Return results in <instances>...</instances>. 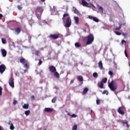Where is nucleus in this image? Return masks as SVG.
<instances>
[{
	"label": "nucleus",
	"instance_id": "1",
	"mask_svg": "<svg viewBox=\"0 0 130 130\" xmlns=\"http://www.w3.org/2000/svg\"><path fill=\"white\" fill-rule=\"evenodd\" d=\"M66 17H67V18L66 20L65 27L70 28V27H71V25H72V19H71V17H70V14H69V13H64L63 15V17L62 18V20H63V21H64V18H66Z\"/></svg>",
	"mask_w": 130,
	"mask_h": 130
},
{
	"label": "nucleus",
	"instance_id": "2",
	"mask_svg": "<svg viewBox=\"0 0 130 130\" xmlns=\"http://www.w3.org/2000/svg\"><path fill=\"white\" fill-rule=\"evenodd\" d=\"M35 13L38 20H40L41 19L42 13H43V8L40 6H38L35 9Z\"/></svg>",
	"mask_w": 130,
	"mask_h": 130
},
{
	"label": "nucleus",
	"instance_id": "3",
	"mask_svg": "<svg viewBox=\"0 0 130 130\" xmlns=\"http://www.w3.org/2000/svg\"><path fill=\"white\" fill-rule=\"evenodd\" d=\"M108 87L110 89L111 91H116L117 90V84L114 81H112L109 84Z\"/></svg>",
	"mask_w": 130,
	"mask_h": 130
},
{
	"label": "nucleus",
	"instance_id": "4",
	"mask_svg": "<svg viewBox=\"0 0 130 130\" xmlns=\"http://www.w3.org/2000/svg\"><path fill=\"white\" fill-rule=\"evenodd\" d=\"M86 45H90L93 43L94 41V36L92 34H90L87 37Z\"/></svg>",
	"mask_w": 130,
	"mask_h": 130
},
{
	"label": "nucleus",
	"instance_id": "5",
	"mask_svg": "<svg viewBox=\"0 0 130 130\" xmlns=\"http://www.w3.org/2000/svg\"><path fill=\"white\" fill-rule=\"evenodd\" d=\"M62 37V35L60 34H51L49 36V38H52V39H54L55 40L56 39H57L58 38H61Z\"/></svg>",
	"mask_w": 130,
	"mask_h": 130
},
{
	"label": "nucleus",
	"instance_id": "6",
	"mask_svg": "<svg viewBox=\"0 0 130 130\" xmlns=\"http://www.w3.org/2000/svg\"><path fill=\"white\" fill-rule=\"evenodd\" d=\"M119 26L118 27H116L114 30H113V32H114V33H115V34H116V35H121V33L119 32L118 31H117V30H120V29H121V24L119 23Z\"/></svg>",
	"mask_w": 130,
	"mask_h": 130
},
{
	"label": "nucleus",
	"instance_id": "7",
	"mask_svg": "<svg viewBox=\"0 0 130 130\" xmlns=\"http://www.w3.org/2000/svg\"><path fill=\"white\" fill-rule=\"evenodd\" d=\"M9 84L10 85V87H12V88L15 87V84L14 82V78H11L9 79Z\"/></svg>",
	"mask_w": 130,
	"mask_h": 130
},
{
	"label": "nucleus",
	"instance_id": "8",
	"mask_svg": "<svg viewBox=\"0 0 130 130\" xmlns=\"http://www.w3.org/2000/svg\"><path fill=\"white\" fill-rule=\"evenodd\" d=\"M6 65H5L4 64H2L1 65H0V73H1V74L4 73L5 71H6Z\"/></svg>",
	"mask_w": 130,
	"mask_h": 130
},
{
	"label": "nucleus",
	"instance_id": "9",
	"mask_svg": "<svg viewBox=\"0 0 130 130\" xmlns=\"http://www.w3.org/2000/svg\"><path fill=\"white\" fill-rule=\"evenodd\" d=\"M49 70L50 72L52 73H55V72L56 71V68H55V67H54L53 66H51L49 67Z\"/></svg>",
	"mask_w": 130,
	"mask_h": 130
},
{
	"label": "nucleus",
	"instance_id": "10",
	"mask_svg": "<svg viewBox=\"0 0 130 130\" xmlns=\"http://www.w3.org/2000/svg\"><path fill=\"white\" fill-rule=\"evenodd\" d=\"M81 5L83 6V7H87V8H89V3L85 0H81Z\"/></svg>",
	"mask_w": 130,
	"mask_h": 130
},
{
	"label": "nucleus",
	"instance_id": "11",
	"mask_svg": "<svg viewBox=\"0 0 130 130\" xmlns=\"http://www.w3.org/2000/svg\"><path fill=\"white\" fill-rule=\"evenodd\" d=\"M1 53L3 57L7 56V50L5 49H1Z\"/></svg>",
	"mask_w": 130,
	"mask_h": 130
},
{
	"label": "nucleus",
	"instance_id": "12",
	"mask_svg": "<svg viewBox=\"0 0 130 130\" xmlns=\"http://www.w3.org/2000/svg\"><path fill=\"white\" fill-rule=\"evenodd\" d=\"M98 87L100 88L101 89H103L104 88V83H103L102 81L98 83Z\"/></svg>",
	"mask_w": 130,
	"mask_h": 130
},
{
	"label": "nucleus",
	"instance_id": "13",
	"mask_svg": "<svg viewBox=\"0 0 130 130\" xmlns=\"http://www.w3.org/2000/svg\"><path fill=\"white\" fill-rule=\"evenodd\" d=\"M14 30L15 33H16L17 35H19V34L21 33V28L20 27L16 28L15 29H14Z\"/></svg>",
	"mask_w": 130,
	"mask_h": 130
},
{
	"label": "nucleus",
	"instance_id": "14",
	"mask_svg": "<svg viewBox=\"0 0 130 130\" xmlns=\"http://www.w3.org/2000/svg\"><path fill=\"white\" fill-rule=\"evenodd\" d=\"M117 112L119 114H121V115H123L124 114V112H123L122 110H121V107H119L118 110Z\"/></svg>",
	"mask_w": 130,
	"mask_h": 130
},
{
	"label": "nucleus",
	"instance_id": "15",
	"mask_svg": "<svg viewBox=\"0 0 130 130\" xmlns=\"http://www.w3.org/2000/svg\"><path fill=\"white\" fill-rule=\"evenodd\" d=\"M77 80L79 81V82H82V83H83V81H84V79L83 78V77L81 76H77Z\"/></svg>",
	"mask_w": 130,
	"mask_h": 130
},
{
	"label": "nucleus",
	"instance_id": "16",
	"mask_svg": "<svg viewBox=\"0 0 130 130\" xmlns=\"http://www.w3.org/2000/svg\"><path fill=\"white\" fill-rule=\"evenodd\" d=\"M99 68L100 69V70H102L103 69V64L102 63V61H99Z\"/></svg>",
	"mask_w": 130,
	"mask_h": 130
},
{
	"label": "nucleus",
	"instance_id": "17",
	"mask_svg": "<svg viewBox=\"0 0 130 130\" xmlns=\"http://www.w3.org/2000/svg\"><path fill=\"white\" fill-rule=\"evenodd\" d=\"M73 11H74V13H75V14H77V15L79 14V11H78L77 8H76V7H73Z\"/></svg>",
	"mask_w": 130,
	"mask_h": 130
},
{
	"label": "nucleus",
	"instance_id": "18",
	"mask_svg": "<svg viewBox=\"0 0 130 130\" xmlns=\"http://www.w3.org/2000/svg\"><path fill=\"white\" fill-rule=\"evenodd\" d=\"M52 109L50 108H46L45 109V111L46 112H52Z\"/></svg>",
	"mask_w": 130,
	"mask_h": 130
},
{
	"label": "nucleus",
	"instance_id": "19",
	"mask_svg": "<svg viewBox=\"0 0 130 130\" xmlns=\"http://www.w3.org/2000/svg\"><path fill=\"white\" fill-rule=\"evenodd\" d=\"M20 61L21 63H22V64H23L24 63H25L26 61H27V60H25V58H21L20 59Z\"/></svg>",
	"mask_w": 130,
	"mask_h": 130
},
{
	"label": "nucleus",
	"instance_id": "20",
	"mask_svg": "<svg viewBox=\"0 0 130 130\" xmlns=\"http://www.w3.org/2000/svg\"><path fill=\"white\" fill-rule=\"evenodd\" d=\"M54 76L57 79H58L59 78V74L56 71L54 73Z\"/></svg>",
	"mask_w": 130,
	"mask_h": 130
},
{
	"label": "nucleus",
	"instance_id": "21",
	"mask_svg": "<svg viewBox=\"0 0 130 130\" xmlns=\"http://www.w3.org/2000/svg\"><path fill=\"white\" fill-rule=\"evenodd\" d=\"M74 20L75 21V23L76 24H79V17L77 16L74 17Z\"/></svg>",
	"mask_w": 130,
	"mask_h": 130
},
{
	"label": "nucleus",
	"instance_id": "22",
	"mask_svg": "<svg viewBox=\"0 0 130 130\" xmlns=\"http://www.w3.org/2000/svg\"><path fill=\"white\" fill-rule=\"evenodd\" d=\"M75 46L77 48H79V47H81V44H80L79 42L75 43Z\"/></svg>",
	"mask_w": 130,
	"mask_h": 130
},
{
	"label": "nucleus",
	"instance_id": "23",
	"mask_svg": "<svg viewBox=\"0 0 130 130\" xmlns=\"http://www.w3.org/2000/svg\"><path fill=\"white\" fill-rule=\"evenodd\" d=\"M23 64L24 65V68H25V69H28L29 67V64H28V61L24 63Z\"/></svg>",
	"mask_w": 130,
	"mask_h": 130
},
{
	"label": "nucleus",
	"instance_id": "24",
	"mask_svg": "<svg viewBox=\"0 0 130 130\" xmlns=\"http://www.w3.org/2000/svg\"><path fill=\"white\" fill-rule=\"evenodd\" d=\"M22 107L24 109H28L29 108V104H24Z\"/></svg>",
	"mask_w": 130,
	"mask_h": 130
},
{
	"label": "nucleus",
	"instance_id": "25",
	"mask_svg": "<svg viewBox=\"0 0 130 130\" xmlns=\"http://www.w3.org/2000/svg\"><path fill=\"white\" fill-rule=\"evenodd\" d=\"M101 82H102L103 84H106V83H107V78H105L103 79Z\"/></svg>",
	"mask_w": 130,
	"mask_h": 130
},
{
	"label": "nucleus",
	"instance_id": "26",
	"mask_svg": "<svg viewBox=\"0 0 130 130\" xmlns=\"http://www.w3.org/2000/svg\"><path fill=\"white\" fill-rule=\"evenodd\" d=\"M2 43H3V44H7V40H6V39L2 38Z\"/></svg>",
	"mask_w": 130,
	"mask_h": 130
},
{
	"label": "nucleus",
	"instance_id": "27",
	"mask_svg": "<svg viewBox=\"0 0 130 130\" xmlns=\"http://www.w3.org/2000/svg\"><path fill=\"white\" fill-rule=\"evenodd\" d=\"M25 115H26V116H28V115H29V114H30V110H27L25 111Z\"/></svg>",
	"mask_w": 130,
	"mask_h": 130
},
{
	"label": "nucleus",
	"instance_id": "28",
	"mask_svg": "<svg viewBox=\"0 0 130 130\" xmlns=\"http://www.w3.org/2000/svg\"><path fill=\"white\" fill-rule=\"evenodd\" d=\"M88 89L87 88H84L83 92V94H87V92H88Z\"/></svg>",
	"mask_w": 130,
	"mask_h": 130
},
{
	"label": "nucleus",
	"instance_id": "29",
	"mask_svg": "<svg viewBox=\"0 0 130 130\" xmlns=\"http://www.w3.org/2000/svg\"><path fill=\"white\" fill-rule=\"evenodd\" d=\"M93 21L96 22V23H98V22H99V19H98V18H97L96 17H93Z\"/></svg>",
	"mask_w": 130,
	"mask_h": 130
},
{
	"label": "nucleus",
	"instance_id": "30",
	"mask_svg": "<svg viewBox=\"0 0 130 130\" xmlns=\"http://www.w3.org/2000/svg\"><path fill=\"white\" fill-rule=\"evenodd\" d=\"M78 129V126L77 125H74L72 128V130H77Z\"/></svg>",
	"mask_w": 130,
	"mask_h": 130
},
{
	"label": "nucleus",
	"instance_id": "31",
	"mask_svg": "<svg viewBox=\"0 0 130 130\" xmlns=\"http://www.w3.org/2000/svg\"><path fill=\"white\" fill-rule=\"evenodd\" d=\"M56 102V97H54V98L52 99V103H55Z\"/></svg>",
	"mask_w": 130,
	"mask_h": 130
},
{
	"label": "nucleus",
	"instance_id": "32",
	"mask_svg": "<svg viewBox=\"0 0 130 130\" xmlns=\"http://www.w3.org/2000/svg\"><path fill=\"white\" fill-rule=\"evenodd\" d=\"M42 64V60L41 59H39V62L38 63V66H41Z\"/></svg>",
	"mask_w": 130,
	"mask_h": 130
},
{
	"label": "nucleus",
	"instance_id": "33",
	"mask_svg": "<svg viewBox=\"0 0 130 130\" xmlns=\"http://www.w3.org/2000/svg\"><path fill=\"white\" fill-rule=\"evenodd\" d=\"M93 77H94V78H97V77H98V74H97V73H93Z\"/></svg>",
	"mask_w": 130,
	"mask_h": 130
},
{
	"label": "nucleus",
	"instance_id": "34",
	"mask_svg": "<svg viewBox=\"0 0 130 130\" xmlns=\"http://www.w3.org/2000/svg\"><path fill=\"white\" fill-rule=\"evenodd\" d=\"M103 94H106L107 95H108V94H109L108 91H107V90H104V91H103Z\"/></svg>",
	"mask_w": 130,
	"mask_h": 130
},
{
	"label": "nucleus",
	"instance_id": "35",
	"mask_svg": "<svg viewBox=\"0 0 130 130\" xmlns=\"http://www.w3.org/2000/svg\"><path fill=\"white\" fill-rule=\"evenodd\" d=\"M71 117L72 118H75L77 117V115L75 114H73L71 115Z\"/></svg>",
	"mask_w": 130,
	"mask_h": 130
},
{
	"label": "nucleus",
	"instance_id": "36",
	"mask_svg": "<svg viewBox=\"0 0 130 130\" xmlns=\"http://www.w3.org/2000/svg\"><path fill=\"white\" fill-rule=\"evenodd\" d=\"M10 129H14V128H15V127L14 126V125H13V124H11V125H10Z\"/></svg>",
	"mask_w": 130,
	"mask_h": 130
},
{
	"label": "nucleus",
	"instance_id": "37",
	"mask_svg": "<svg viewBox=\"0 0 130 130\" xmlns=\"http://www.w3.org/2000/svg\"><path fill=\"white\" fill-rule=\"evenodd\" d=\"M122 123L123 124H127V123H128V122H127V121H122Z\"/></svg>",
	"mask_w": 130,
	"mask_h": 130
},
{
	"label": "nucleus",
	"instance_id": "38",
	"mask_svg": "<svg viewBox=\"0 0 130 130\" xmlns=\"http://www.w3.org/2000/svg\"><path fill=\"white\" fill-rule=\"evenodd\" d=\"M108 74L110 76H112V75H113V72H112V71H109Z\"/></svg>",
	"mask_w": 130,
	"mask_h": 130
},
{
	"label": "nucleus",
	"instance_id": "39",
	"mask_svg": "<svg viewBox=\"0 0 130 130\" xmlns=\"http://www.w3.org/2000/svg\"><path fill=\"white\" fill-rule=\"evenodd\" d=\"M2 91H3V88H2V87L0 86V96H2Z\"/></svg>",
	"mask_w": 130,
	"mask_h": 130
},
{
	"label": "nucleus",
	"instance_id": "40",
	"mask_svg": "<svg viewBox=\"0 0 130 130\" xmlns=\"http://www.w3.org/2000/svg\"><path fill=\"white\" fill-rule=\"evenodd\" d=\"M99 10H101L102 13H103V8L102 7H100Z\"/></svg>",
	"mask_w": 130,
	"mask_h": 130
},
{
	"label": "nucleus",
	"instance_id": "41",
	"mask_svg": "<svg viewBox=\"0 0 130 130\" xmlns=\"http://www.w3.org/2000/svg\"><path fill=\"white\" fill-rule=\"evenodd\" d=\"M96 104L97 105H99V104H100V100H96Z\"/></svg>",
	"mask_w": 130,
	"mask_h": 130
},
{
	"label": "nucleus",
	"instance_id": "42",
	"mask_svg": "<svg viewBox=\"0 0 130 130\" xmlns=\"http://www.w3.org/2000/svg\"><path fill=\"white\" fill-rule=\"evenodd\" d=\"M35 54H36V55H38V54H39V51H36Z\"/></svg>",
	"mask_w": 130,
	"mask_h": 130
},
{
	"label": "nucleus",
	"instance_id": "43",
	"mask_svg": "<svg viewBox=\"0 0 130 130\" xmlns=\"http://www.w3.org/2000/svg\"><path fill=\"white\" fill-rule=\"evenodd\" d=\"M89 19H90V20H93L94 18V17L92 16H88Z\"/></svg>",
	"mask_w": 130,
	"mask_h": 130
},
{
	"label": "nucleus",
	"instance_id": "44",
	"mask_svg": "<svg viewBox=\"0 0 130 130\" xmlns=\"http://www.w3.org/2000/svg\"><path fill=\"white\" fill-rule=\"evenodd\" d=\"M30 98L31 100H35V96L34 95H31Z\"/></svg>",
	"mask_w": 130,
	"mask_h": 130
},
{
	"label": "nucleus",
	"instance_id": "45",
	"mask_svg": "<svg viewBox=\"0 0 130 130\" xmlns=\"http://www.w3.org/2000/svg\"><path fill=\"white\" fill-rule=\"evenodd\" d=\"M122 35L124 37L127 36V34L126 33L122 32Z\"/></svg>",
	"mask_w": 130,
	"mask_h": 130
},
{
	"label": "nucleus",
	"instance_id": "46",
	"mask_svg": "<svg viewBox=\"0 0 130 130\" xmlns=\"http://www.w3.org/2000/svg\"><path fill=\"white\" fill-rule=\"evenodd\" d=\"M17 103H18V101H17L16 100H15V101L13 102V104H14V105H16V104H17Z\"/></svg>",
	"mask_w": 130,
	"mask_h": 130
},
{
	"label": "nucleus",
	"instance_id": "47",
	"mask_svg": "<svg viewBox=\"0 0 130 130\" xmlns=\"http://www.w3.org/2000/svg\"><path fill=\"white\" fill-rule=\"evenodd\" d=\"M122 44H123V43H126V42L123 40L121 41Z\"/></svg>",
	"mask_w": 130,
	"mask_h": 130
},
{
	"label": "nucleus",
	"instance_id": "48",
	"mask_svg": "<svg viewBox=\"0 0 130 130\" xmlns=\"http://www.w3.org/2000/svg\"><path fill=\"white\" fill-rule=\"evenodd\" d=\"M18 10H22V7H21L20 6H18Z\"/></svg>",
	"mask_w": 130,
	"mask_h": 130
},
{
	"label": "nucleus",
	"instance_id": "49",
	"mask_svg": "<svg viewBox=\"0 0 130 130\" xmlns=\"http://www.w3.org/2000/svg\"><path fill=\"white\" fill-rule=\"evenodd\" d=\"M3 19V14H0V20H2Z\"/></svg>",
	"mask_w": 130,
	"mask_h": 130
},
{
	"label": "nucleus",
	"instance_id": "50",
	"mask_svg": "<svg viewBox=\"0 0 130 130\" xmlns=\"http://www.w3.org/2000/svg\"><path fill=\"white\" fill-rule=\"evenodd\" d=\"M74 83V80H72L70 82V84H73Z\"/></svg>",
	"mask_w": 130,
	"mask_h": 130
},
{
	"label": "nucleus",
	"instance_id": "51",
	"mask_svg": "<svg viewBox=\"0 0 130 130\" xmlns=\"http://www.w3.org/2000/svg\"><path fill=\"white\" fill-rule=\"evenodd\" d=\"M124 53H125V54H127V53H126V50H125L124 51Z\"/></svg>",
	"mask_w": 130,
	"mask_h": 130
},
{
	"label": "nucleus",
	"instance_id": "52",
	"mask_svg": "<svg viewBox=\"0 0 130 130\" xmlns=\"http://www.w3.org/2000/svg\"><path fill=\"white\" fill-rule=\"evenodd\" d=\"M68 115H69V116H71V114H70V112H69V113H68Z\"/></svg>",
	"mask_w": 130,
	"mask_h": 130
},
{
	"label": "nucleus",
	"instance_id": "53",
	"mask_svg": "<svg viewBox=\"0 0 130 130\" xmlns=\"http://www.w3.org/2000/svg\"><path fill=\"white\" fill-rule=\"evenodd\" d=\"M0 130H3V128H2V126H0Z\"/></svg>",
	"mask_w": 130,
	"mask_h": 130
},
{
	"label": "nucleus",
	"instance_id": "54",
	"mask_svg": "<svg viewBox=\"0 0 130 130\" xmlns=\"http://www.w3.org/2000/svg\"><path fill=\"white\" fill-rule=\"evenodd\" d=\"M125 56H126V57H127V56H128L127 54H125Z\"/></svg>",
	"mask_w": 130,
	"mask_h": 130
},
{
	"label": "nucleus",
	"instance_id": "55",
	"mask_svg": "<svg viewBox=\"0 0 130 130\" xmlns=\"http://www.w3.org/2000/svg\"><path fill=\"white\" fill-rule=\"evenodd\" d=\"M126 125H127V127H128L129 126V125H128V123L126 124Z\"/></svg>",
	"mask_w": 130,
	"mask_h": 130
},
{
	"label": "nucleus",
	"instance_id": "56",
	"mask_svg": "<svg viewBox=\"0 0 130 130\" xmlns=\"http://www.w3.org/2000/svg\"><path fill=\"white\" fill-rule=\"evenodd\" d=\"M41 2H45V0H41Z\"/></svg>",
	"mask_w": 130,
	"mask_h": 130
},
{
	"label": "nucleus",
	"instance_id": "57",
	"mask_svg": "<svg viewBox=\"0 0 130 130\" xmlns=\"http://www.w3.org/2000/svg\"><path fill=\"white\" fill-rule=\"evenodd\" d=\"M30 26H32V24H30Z\"/></svg>",
	"mask_w": 130,
	"mask_h": 130
},
{
	"label": "nucleus",
	"instance_id": "58",
	"mask_svg": "<svg viewBox=\"0 0 130 130\" xmlns=\"http://www.w3.org/2000/svg\"><path fill=\"white\" fill-rule=\"evenodd\" d=\"M66 112H68V111H66Z\"/></svg>",
	"mask_w": 130,
	"mask_h": 130
},
{
	"label": "nucleus",
	"instance_id": "59",
	"mask_svg": "<svg viewBox=\"0 0 130 130\" xmlns=\"http://www.w3.org/2000/svg\"><path fill=\"white\" fill-rule=\"evenodd\" d=\"M88 1H90V0H88Z\"/></svg>",
	"mask_w": 130,
	"mask_h": 130
}]
</instances>
